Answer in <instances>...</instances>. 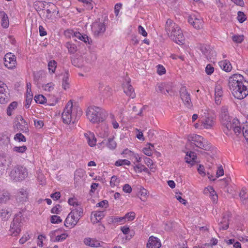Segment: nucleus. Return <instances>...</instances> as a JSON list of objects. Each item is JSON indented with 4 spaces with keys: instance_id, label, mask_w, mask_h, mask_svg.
Here are the masks:
<instances>
[{
    "instance_id": "20",
    "label": "nucleus",
    "mask_w": 248,
    "mask_h": 248,
    "mask_svg": "<svg viewBox=\"0 0 248 248\" xmlns=\"http://www.w3.org/2000/svg\"><path fill=\"white\" fill-rule=\"evenodd\" d=\"M104 211H96L92 212L91 219L93 224L97 223L100 221L105 216Z\"/></svg>"
},
{
    "instance_id": "28",
    "label": "nucleus",
    "mask_w": 248,
    "mask_h": 248,
    "mask_svg": "<svg viewBox=\"0 0 248 248\" xmlns=\"http://www.w3.org/2000/svg\"><path fill=\"white\" fill-rule=\"evenodd\" d=\"M186 162L191 165H193L197 162V156L196 154L193 152H187L185 157Z\"/></svg>"
},
{
    "instance_id": "57",
    "label": "nucleus",
    "mask_w": 248,
    "mask_h": 248,
    "mask_svg": "<svg viewBox=\"0 0 248 248\" xmlns=\"http://www.w3.org/2000/svg\"><path fill=\"white\" fill-rule=\"evenodd\" d=\"M50 221L53 224H58L62 222V219L59 216L53 215L51 217Z\"/></svg>"
},
{
    "instance_id": "12",
    "label": "nucleus",
    "mask_w": 248,
    "mask_h": 248,
    "mask_svg": "<svg viewBox=\"0 0 248 248\" xmlns=\"http://www.w3.org/2000/svg\"><path fill=\"white\" fill-rule=\"evenodd\" d=\"M188 22L196 29L202 27L203 20L198 14H192L188 17Z\"/></svg>"
},
{
    "instance_id": "36",
    "label": "nucleus",
    "mask_w": 248,
    "mask_h": 248,
    "mask_svg": "<svg viewBox=\"0 0 248 248\" xmlns=\"http://www.w3.org/2000/svg\"><path fill=\"white\" fill-rule=\"evenodd\" d=\"M65 46L67 48L68 52L71 54L76 53L78 50L77 46L71 42L66 43Z\"/></svg>"
},
{
    "instance_id": "6",
    "label": "nucleus",
    "mask_w": 248,
    "mask_h": 248,
    "mask_svg": "<svg viewBox=\"0 0 248 248\" xmlns=\"http://www.w3.org/2000/svg\"><path fill=\"white\" fill-rule=\"evenodd\" d=\"M83 214V211L81 207L71 209V212L64 220V226L67 228H73L77 224Z\"/></svg>"
},
{
    "instance_id": "47",
    "label": "nucleus",
    "mask_w": 248,
    "mask_h": 248,
    "mask_svg": "<svg viewBox=\"0 0 248 248\" xmlns=\"http://www.w3.org/2000/svg\"><path fill=\"white\" fill-rule=\"evenodd\" d=\"M27 150L26 146L23 145L21 146H14L12 148V150L14 152L16 153L22 154L25 153Z\"/></svg>"
},
{
    "instance_id": "1",
    "label": "nucleus",
    "mask_w": 248,
    "mask_h": 248,
    "mask_svg": "<svg viewBox=\"0 0 248 248\" xmlns=\"http://www.w3.org/2000/svg\"><path fill=\"white\" fill-rule=\"evenodd\" d=\"M229 87L233 96L242 99L248 95V81L240 74H235L229 78Z\"/></svg>"
},
{
    "instance_id": "34",
    "label": "nucleus",
    "mask_w": 248,
    "mask_h": 248,
    "mask_svg": "<svg viewBox=\"0 0 248 248\" xmlns=\"http://www.w3.org/2000/svg\"><path fill=\"white\" fill-rule=\"evenodd\" d=\"M11 215V212L8 209H2L0 211V217L3 221L8 220Z\"/></svg>"
},
{
    "instance_id": "64",
    "label": "nucleus",
    "mask_w": 248,
    "mask_h": 248,
    "mask_svg": "<svg viewBox=\"0 0 248 248\" xmlns=\"http://www.w3.org/2000/svg\"><path fill=\"white\" fill-rule=\"evenodd\" d=\"M243 133L246 139H248V123H246L243 127Z\"/></svg>"
},
{
    "instance_id": "29",
    "label": "nucleus",
    "mask_w": 248,
    "mask_h": 248,
    "mask_svg": "<svg viewBox=\"0 0 248 248\" xmlns=\"http://www.w3.org/2000/svg\"><path fill=\"white\" fill-rule=\"evenodd\" d=\"M1 24L3 28H7L9 25V18L7 14L3 11L0 12Z\"/></svg>"
},
{
    "instance_id": "38",
    "label": "nucleus",
    "mask_w": 248,
    "mask_h": 248,
    "mask_svg": "<svg viewBox=\"0 0 248 248\" xmlns=\"http://www.w3.org/2000/svg\"><path fill=\"white\" fill-rule=\"evenodd\" d=\"M233 130L235 134H239L241 131L240 126V122L237 119L234 118L232 120Z\"/></svg>"
},
{
    "instance_id": "32",
    "label": "nucleus",
    "mask_w": 248,
    "mask_h": 248,
    "mask_svg": "<svg viewBox=\"0 0 248 248\" xmlns=\"http://www.w3.org/2000/svg\"><path fill=\"white\" fill-rule=\"evenodd\" d=\"M154 149L155 147L153 144L148 143L143 148L142 151L145 155L150 156L152 155Z\"/></svg>"
},
{
    "instance_id": "18",
    "label": "nucleus",
    "mask_w": 248,
    "mask_h": 248,
    "mask_svg": "<svg viewBox=\"0 0 248 248\" xmlns=\"http://www.w3.org/2000/svg\"><path fill=\"white\" fill-rule=\"evenodd\" d=\"M6 89V85L0 81V104H4L8 101Z\"/></svg>"
},
{
    "instance_id": "21",
    "label": "nucleus",
    "mask_w": 248,
    "mask_h": 248,
    "mask_svg": "<svg viewBox=\"0 0 248 248\" xmlns=\"http://www.w3.org/2000/svg\"><path fill=\"white\" fill-rule=\"evenodd\" d=\"M161 246L160 240L157 237L151 236L147 244V248H159Z\"/></svg>"
},
{
    "instance_id": "4",
    "label": "nucleus",
    "mask_w": 248,
    "mask_h": 248,
    "mask_svg": "<svg viewBox=\"0 0 248 248\" xmlns=\"http://www.w3.org/2000/svg\"><path fill=\"white\" fill-rule=\"evenodd\" d=\"M216 124V119L207 109H202L200 115L199 123H195L194 127L199 129H211Z\"/></svg>"
},
{
    "instance_id": "25",
    "label": "nucleus",
    "mask_w": 248,
    "mask_h": 248,
    "mask_svg": "<svg viewBox=\"0 0 248 248\" xmlns=\"http://www.w3.org/2000/svg\"><path fill=\"white\" fill-rule=\"evenodd\" d=\"M218 64L220 68L226 72H230L232 70V65L228 60H224L219 62Z\"/></svg>"
},
{
    "instance_id": "31",
    "label": "nucleus",
    "mask_w": 248,
    "mask_h": 248,
    "mask_svg": "<svg viewBox=\"0 0 248 248\" xmlns=\"http://www.w3.org/2000/svg\"><path fill=\"white\" fill-rule=\"evenodd\" d=\"M62 76V87L63 89L66 90L70 87L69 82V74L67 71H65Z\"/></svg>"
},
{
    "instance_id": "8",
    "label": "nucleus",
    "mask_w": 248,
    "mask_h": 248,
    "mask_svg": "<svg viewBox=\"0 0 248 248\" xmlns=\"http://www.w3.org/2000/svg\"><path fill=\"white\" fill-rule=\"evenodd\" d=\"M24 222V217L21 212L17 213L11 224L9 230L11 235L17 236L21 232V227Z\"/></svg>"
},
{
    "instance_id": "11",
    "label": "nucleus",
    "mask_w": 248,
    "mask_h": 248,
    "mask_svg": "<svg viewBox=\"0 0 248 248\" xmlns=\"http://www.w3.org/2000/svg\"><path fill=\"white\" fill-rule=\"evenodd\" d=\"M189 140L200 148L208 150L210 147V143L201 136L196 134L192 135L189 137Z\"/></svg>"
},
{
    "instance_id": "58",
    "label": "nucleus",
    "mask_w": 248,
    "mask_h": 248,
    "mask_svg": "<svg viewBox=\"0 0 248 248\" xmlns=\"http://www.w3.org/2000/svg\"><path fill=\"white\" fill-rule=\"evenodd\" d=\"M204 193L205 194H209L210 197L216 193L212 186H208L206 187L204 190Z\"/></svg>"
},
{
    "instance_id": "27",
    "label": "nucleus",
    "mask_w": 248,
    "mask_h": 248,
    "mask_svg": "<svg viewBox=\"0 0 248 248\" xmlns=\"http://www.w3.org/2000/svg\"><path fill=\"white\" fill-rule=\"evenodd\" d=\"M83 242L86 245L91 247L97 248L100 245V243L98 240L90 237L84 238Z\"/></svg>"
},
{
    "instance_id": "41",
    "label": "nucleus",
    "mask_w": 248,
    "mask_h": 248,
    "mask_svg": "<svg viewBox=\"0 0 248 248\" xmlns=\"http://www.w3.org/2000/svg\"><path fill=\"white\" fill-rule=\"evenodd\" d=\"M54 89V84L52 82L45 83L42 85V89L46 92H50Z\"/></svg>"
},
{
    "instance_id": "45",
    "label": "nucleus",
    "mask_w": 248,
    "mask_h": 248,
    "mask_svg": "<svg viewBox=\"0 0 248 248\" xmlns=\"http://www.w3.org/2000/svg\"><path fill=\"white\" fill-rule=\"evenodd\" d=\"M109 221L112 223H120V224H124L125 223L124 217H111L109 218Z\"/></svg>"
},
{
    "instance_id": "61",
    "label": "nucleus",
    "mask_w": 248,
    "mask_h": 248,
    "mask_svg": "<svg viewBox=\"0 0 248 248\" xmlns=\"http://www.w3.org/2000/svg\"><path fill=\"white\" fill-rule=\"evenodd\" d=\"M205 72L208 75H211L214 72V67L211 64H208L205 67Z\"/></svg>"
},
{
    "instance_id": "16",
    "label": "nucleus",
    "mask_w": 248,
    "mask_h": 248,
    "mask_svg": "<svg viewBox=\"0 0 248 248\" xmlns=\"http://www.w3.org/2000/svg\"><path fill=\"white\" fill-rule=\"evenodd\" d=\"M130 79L129 77H126L123 83V88L124 93L128 96L134 98L136 96V93L132 86L130 84Z\"/></svg>"
},
{
    "instance_id": "19",
    "label": "nucleus",
    "mask_w": 248,
    "mask_h": 248,
    "mask_svg": "<svg viewBox=\"0 0 248 248\" xmlns=\"http://www.w3.org/2000/svg\"><path fill=\"white\" fill-rule=\"evenodd\" d=\"M28 191L27 188H21L18 190L16 195V200L18 202H24L27 201L28 198Z\"/></svg>"
},
{
    "instance_id": "15",
    "label": "nucleus",
    "mask_w": 248,
    "mask_h": 248,
    "mask_svg": "<svg viewBox=\"0 0 248 248\" xmlns=\"http://www.w3.org/2000/svg\"><path fill=\"white\" fill-rule=\"evenodd\" d=\"M4 64L8 69H12L16 67V56L12 53H7L4 56Z\"/></svg>"
},
{
    "instance_id": "26",
    "label": "nucleus",
    "mask_w": 248,
    "mask_h": 248,
    "mask_svg": "<svg viewBox=\"0 0 248 248\" xmlns=\"http://www.w3.org/2000/svg\"><path fill=\"white\" fill-rule=\"evenodd\" d=\"M222 90L220 86L217 85L215 89V99L216 103L217 105L221 103L222 96Z\"/></svg>"
},
{
    "instance_id": "22",
    "label": "nucleus",
    "mask_w": 248,
    "mask_h": 248,
    "mask_svg": "<svg viewBox=\"0 0 248 248\" xmlns=\"http://www.w3.org/2000/svg\"><path fill=\"white\" fill-rule=\"evenodd\" d=\"M72 36L73 37L75 38L76 41L78 39L88 44H90L91 42V39L87 35L82 34L79 32H74Z\"/></svg>"
},
{
    "instance_id": "13",
    "label": "nucleus",
    "mask_w": 248,
    "mask_h": 248,
    "mask_svg": "<svg viewBox=\"0 0 248 248\" xmlns=\"http://www.w3.org/2000/svg\"><path fill=\"white\" fill-rule=\"evenodd\" d=\"M199 49L207 59L212 60L216 56V51L208 45L201 44L199 46Z\"/></svg>"
},
{
    "instance_id": "23",
    "label": "nucleus",
    "mask_w": 248,
    "mask_h": 248,
    "mask_svg": "<svg viewBox=\"0 0 248 248\" xmlns=\"http://www.w3.org/2000/svg\"><path fill=\"white\" fill-rule=\"evenodd\" d=\"M84 136L87 139L88 144L91 147H93L96 145V139L93 133L90 131L87 132L84 134Z\"/></svg>"
},
{
    "instance_id": "17",
    "label": "nucleus",
    "mask_w": 248,
    "mask_h": 248,
    "mask_svg": "<svg viewBox=\"0 0 248 248\" xmlns=\"http://www.w3.org/2000/svg\"><path fill=\"white\" fill-rule=\"evenodd\" d=\"M181 99L184 105L187 108H190L192 106L190 94L184 87L181 88L180 91Z\"/></svg>"
},
{
    "instance_id": "44",
    "label": "nucleus",
    "mask_w": 248,
    "mask_h": 248,
    "mask_svg": "<svg viewBox=\"0 0 248 248\" xmlns=\"http://www.w3.org/2000/svg\"><path fill=\"white\" fill-rule=\"evenodd\" d=\"M57 67V62L54 60L50 61L48 63V70L50 73L53 74L55 72Z\"/></svg>"
},
{
    "instance_id": "30",
    "label": "nucleus",
    "mask_w": 248,
    "mask_h": 248,
    "mask_svg": "<svg viewBox=\"0 0 248 248\" xmlns=\"http://www.w3.org/2000/svg\"><path fill=\"white\" fill-rule=\"evenodd\" d=\"M47 244V239L46 235H39L37 239V245L40 248L46 246Z\"/></svg>"
},
{
    "instance_id": "35",
    "label": "nucleus",
    "mask_w": 248,
    "mask_h": 248,
    "mask_svg": "<svg viewBox=\"0 0 248 248\" xmlns=\"http://www.w3.org/2000/svg\"><path fill=\"white\" fill-rule=\"evenodd\" d=\"M112 89L108 86H105L101 92L102 96L105 98L110 97L112 95Z\"/></svg>"
},
{
    "instance_id": "59",
    "label": "nucleus",
    "mask_w": 248,
    "mask_h": 248,
    "mask_svg": "<svg viewBox=\"0 0 248 248\" xmlns=\"http://www.w3.org/2000/svg\"><path fill=\"white\" fill-rule=\"evenodd\" d=\"M237 18L240 23H243L246 20V17L243 12L239 11L237 13Z\"/></svg>"
},
{
    "instance_id": "5",
    "label": "nucleus",
    "mask_w": 248,
    "mask_h": 248,
    "mask_svg": "<svg viewBox=\"0 0 248 248\" xmlns=\"http://www.w3.org/2000/svg\"><path fill=\"white\" fill-rule=\"evenodd\" d=\"M88 119L93 124H99L103 122L106 119L107 112L103 108L96 107L91 106L86 111Z\"/></svg>"
},
{
    "instance_id": "37",
    "label": "nucleus",
    "mask_w": 248,
    "mask_h": 248,
    "mask_svg": "<svg viewBox=\"0 0 248 248\" xmlns=\"http://www.w3.org/2000/svg\"><path fill=\"white\" fill-rule=\"evenodd\" d=\"M240 197L242 203L246 206L248 207V198L246 192V189H242L240 192Z\"/></svg>"
},
{
    "instance_id": "3",
    "label": "nucleus",
    "mask_w": 248,
    "mask_h": 248,
    "mask_svg": "<svg viewBox=\"0 0 248 248\" xmlns=\"http://www.w3.org/2000/svg\"><path fill=\"white\" fill-rule=\"evenodd\" d=\"M165 31L171 39L177 44L181 45L185 43V38L182 31L172 20L167 19L166 23Z\"/></svg>"
},
{
    "instance_id": "7",
    "label": "nucleus",
    "mask_w": 248,
    "mask_h": 248,
    "mask_svg": "<svg viewBox=\"0 0 248 248\" xmlns=\"http://www.w3.org/2000/svg\"><path fill=\"white\" fill-rule=\"evenodd\" d=\"M10 179L15 182L24 180L28 176L27 169L22 166H16L8 172Z\"/></svg>"
},
{
    "instance_id": "60",
    "label": "nucleus",
    "mask_w": 248,
    "mask_h": 248,
    "mask_svg": "<svg viewBox=\"0 0 248 248\" xmlns=\"http://www.w3.org/2000/svg\"><path fill=\"white\" fill-rule=\"evenodd\" d=\"M224 172L223 167L221 165H218L216 172V177L218 178L224 175Z\"/></svg>"
},
{
    "instance_id": "48",
    "label": "nucleus",
    "mask_w": 248,
    "mask_h": 248,
    "mask_svg": "<svg viewBox=\"0 0 248 248\" xmlns=\"http://www.w3.org/2000/svg\"><path fill=\"white\" fill-rule=\"evenodd\" d=\"M34 100L38 104H45L46 102V98L43 95L39 94L34 96Z\"/></svg>"
},
{
    "instance_id": "9",
    "label": "nucleus",
    "mask_w": 248,
    "mask_h": 248,
    "mask_svg": "<svg viewBox=\"0 0 248 248\" xmlns=\"http://www.w3.org/2000/svg\"><path fill=\"white\" fill-rule=\"evenodd\" d=\"M221 122L223 126V130L226 134H229L230 131L233 128L232 121L230 120L228 114L227 108L223 107L221 109L220 114Z\"/></svg>"
},
{
    "instance_id": "43",
    "label": "nucleus",
    "mask_w": 248,
    "mask_h": 248,
    "mask_svg": "<svg viewBox=\"0 0 248 248\" xmlns=\"http://www.w3.org/2000/svg\"><path fill=\"white\" fill-rule=\"evenodd\" d=\"M68 202L70 205L73 206L71 209H76L78 207H81L78 202L77 199L75 198H69Z\"/></svg>"
},
{
    "instance_id": "40",
    "label": "nucleus",
    "mask_w": 248,
    "mask_h": 248,
    "mask_svg": "<svg viewBox=\"0 0 248 248\" xmlns=\"http://www.w3.org/2000/svg\"><path fill=\"white\" fill-rule=\"evenodd\" d=\"M109 129L108 126L101 128L98 132V136L101 138H106L109 135Z\"/></svg>"
},
{
    "instance_id": "14",
    "label": "nucleus",
    "mask_w": 248,
    "mask_h": 248,
    "mask_svg": "<svg viewBox=\"0 0 248 248\" xmlns=\"http://www.w3.org/2000/svg\"><path fill=\"white\" fill-rule=\"evenodd\" d=\"M106 31V25L103 21L96 20L92 25V31L95 35L103 34Z\"/></svg>"
},
{
    "instance_id": "56",
    "label": "nucleus",
    "mask_w": 248,
    "mask_h": 248,
    "mask_svg": "<svg viewBox=\"0 0 248 248\" xmlns=\"http://www.w3.org/2000/svg\"><path fill=\"white\" fill-rule=\"evenodd\" d=\"M131 163L130 161L127 159H119L116 161L115 165L116 166H121L123 165L129 166Z\"/></svg>"
},
{
    "instance_id": "10",
    "label": "nucleus",
    "mask_w": 248,
    "mask_h": 248,
    "mask_svg": "<svg viewBox=\"0 0 248 248\" xmlns=\"http://www.w3.org/2000/svg\"><path fill=\"white\" fill-rule=\"evenodd\" d=\"M48 235L50 240L54 243L63 242L68 236V234L61 228L50 231Z\"/></svg>"
},
{
    "instance_id": "50",
    "label": "nucleus",
    "mask_w": 248,
    "mask_h": 248,
    "mask_svg": "<svg viewBox=\"0 0 248 248\" xmlns=\"http://www.w3.org/2000/svg\"><path fill=\"white\" fill-rule=\"evenodd\" d=\"M19 121H21V124H23L19 128L22 131H26L28 129V125L27 122L24 120L22 116H20L17 118Z\"/></svg>"
},
{
    "instance_id": "53",
    "label": "nucleus",
    "mask_w": 248,
    "mask_h": 248,
    "mask_svg": "<svg viewBox=\"0 0 248 248\" xmlns=\"http://www.w3.org/2000/svg\"><path fill=\"white\" fill-rule=\"evenodd\" d=\"M139 195L140 196V199L142 201H144L147 196V191L143 187L140 186L139 189Z\"/></svg>"
},
{
    "instance_id": "54",
    "label": "nucleus",
    "mask_w": 248,
    "mask_h": 248,
    "mask_svg": "<svg viewBox=\"0 0 248 248\" xmlns=\"http://www.w3.org/2000/svg\"><path fill=\"white\" fill-rule=\"evenodd\" d=\"M124 217L125 223L127 221H131L135 219V213L133 212H131L127 213Z\"/></svg>"
},
{
    "instance_id": "49",
    "label": "nucleus",
    "mask_w": 248,
    "mask_h": 248,
    "mask_svg": "<svg viewBox=\"0 0 248 248\" xmlns=\"http://www.w3.org/2000/svg\"><path fill=\"white\" fill-rule=\"evenodd\" d=\"M120 183V179L116 176H112L110 181V186L111 187L118 186Z\"/></svg>"
},
{
    "instance_id": "55",
    "label": "nucleus",
    "mask_w": 248,
    "mask_h": 248,
    "mask_svg": "<svg viewBox=\"0 0 248 248\" xmlns=\"http://www.w3.org/2000/svg\"><path fill=\"white\" fill-rule=\"evenodd\" d=\"M14 140L17 142H25L26 141V138L21 133H17L14 137Z\"/></svg>"
},
{
    "instance_id": "39",
    "label": "nucleus",
    "mask_w": 248,
    "mask_h": 248,
    "mask_svg": "<svg viewBox=\"0 0 248 248\" xmlns=\"http://www.w3.org/2000/svg\"><path fill=\"white\" fill-rule=\"evenodd\" d=\"M9 193L0 189V203H5L9 200Z\"/></svg>"
},
{
    "instance_id": "51",
    "label": "nucleus",
    "mask_w": 248,
    "mask_h": 248,
    "mask_svg": "<svg viewBox=\"0 0 248 248\" xmlns=\"http://www.w3.org/2000/svg\"><path fill=\"white\" fill-rule=\"evenodd\" d=\"M135 153L134 152L126 148L123 151L122 154L123 155L124 157L129 158L130 159H132V158Z\"/></svg>"
},
{
    "instance_id": "42",
    "label": "nucleus",
    "mask_w": 248,
    "mask_h": 248,
    "mask_svg": "<svg viewBox=\"0 0 248 248\" xmlns=\"http://www.w3.org/2000/svg\"><path fill=\"white\" fill-rule=\"evenodd\" d=\"M107 147L110 150H114L117 146L116 142L114 140L113 138H110L108 139L106 143Z\"/></svg>"
},
{
    "instance_id": "46",
    "label": "nucleus",
    "mask_w": 248,
    "mask_h": 248,
    "mask_svg": "<svg viewBox=\"0 0 248 248\" xmlns=\"http://www.w3.org/2000/svg\"><path fill=\"white\" fill-rule=\"evenodd\" d=\"M244 35L240 34H233L232 36V39L235 43H241L244 40Z\"/></svg>"
},
{
    "instance_id": "52",
    "label": "nucleus",
    "mask_w": 248,
    "mask_h": 248,
    "mask_svg": "<svg viewBox=\"0 0 248 248\" xmlns=\"http://www.w3.org/2000/svg\"><path fill=\"white\" fill-rule=\"evenodd\" d=\"M17 106V103L16 102H13L9 105L7 109V114L8 116H11L12 114L13 111L16 108Z\"/></svg>"
},
{
    "instance_id": "62",
    "label": "nucleus",
    "mask_w": 248,
    "mask_h": 248,
    "mask_svg": "<svg viewBox=\"0 0 248 248\" xmlns=\"http://www.w3.org/2000/svg\"><path fill=\"white\" fill-rule=\"evenodd\" d=\"M145 163L151 169H153L155 168V165L153 160L151 159H150L149 158L146 157L145 159Z\"/></svg>"
},
{
    "instance_id": "2",
    "label": "nucleus",
    "mask_w": 248,
    "mask_h": 248,
    "mask_svg": "<svg viewBox=\"0 0 248 248\" xmlns=\"http://www.w3.org/2000/svg\"><path fill=\"white\" fill-rule=\"evenodd\" d=\"M82 114L81 108L74 107L71 101L66 104L62 114V122L67 125L73 126L78 121V117Z\"/></svg>"
},
{
    "instance_id": "24",
    "label": "nucleus",
    "mask_w": 248,
    "mask_h": 248,
    "mask_svg": "<svg viewBox=\"0 0 248 248\" xmlns=\"http://www.w3.org/2000/svg\"><path fill=\"white\" fill-rule=\"evenodd\" d=\"M156 91L157 92H160L165 94L171 93V90L169 87V85L165 83L157 84L156 86Z\"/></svg>"
},
{
    "instance_id": "63",
    "label": "nucleus",
    "mask_w": 248,
    "mask_h": 248,
    "mask_svg": "<svg viewBox=\"0 0 248 248\" xmlns=\"http://www.w3.org/2000/svg\"><path fill=\"white\" fill-rule=\"evenodd\" d=\"M61 211V206L59 204L53 207L51 210V213L52 214H59Z\"/></svg>"
},
{
    "instance_id": "33",
    "label": "nucleus",
    "mask_w": 248,
    "mask_h": 248,
    "mask_svg": "<svg viewBox=\"0 0 248 248\" xmlns=\"http://www.w3.org/2000/svg\"><path fill=\"white\" fill-rule=\"evenodd\" d=\"M218 223L220 229H227L229 227V215L223 217L222 220Z\"/></svg>"
}]
</instances>
